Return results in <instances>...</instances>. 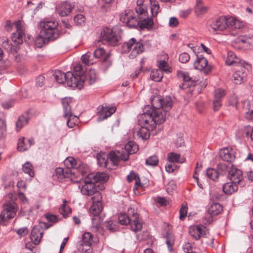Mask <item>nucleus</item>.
<instances>
[{
  "instance_id": "6ab92c4d",
  "label": "nucleus",
  "mask_w": 253,
  "mask_h": 253,
  "mask_svg": "<svg viewBox=\"0 0 253 253\" xmlns=\"http://www.w3.org/2000/svg\"><path fill=\"white\" fill-rule=\"evenodd\" d=\"M139 19L138 27L142 30L145 29H151L154 24L153 21L151 18H149L147 15V12L145 14L137 15Z\"/></svg>"
},
{
  "instance_id": "58836bf2",
  "label": "nucleus",
  "mask_w": 253,
  "mask_h": 253,
  "mask_svg": "<svg viewBox=\"0 0 253 253\" xmlns=\"http://www.w3.org/2000/svg\"><path fill=\"white\" fill-rule=\"evenodd\" d=\"M163 77V73L162 71L155 69L151 71L150 78L152 80L155 82H160Z\"/></svg>"
},
{
  "instance_id": "72a5a7b5",
  "label": "nucleus",
  "mask_w": 253,
  "mask_h": 253,
  "mask_svg": "<svg viewBox=\"0 0 253 253\" xmlns=\"http://www.w3.org/2000/svg\"><path fill=\"white\" fill-rule=\"evenodd\" d=\"M208 7L204 6L202 0H196L195 11L197 15L203 14L207 12Z\"/></svg>"
},
{
  "instance_id": "052dcab7",
  "label": "nucleus",
  "mask_w": 253,
  "mask_h": 253,
  "mask_svg": "<svg viewBox=\"0 0 253 253\" xmlns=\"http://www.w3.org/2000/svg\"><path fill=\"white\" fill-rule=\"evenodd\" d=\"M105 53V50L103 48H99L95 50L93 52L94 57L98 59Z\"/></svg>"
},
{
  "instance_id": "f03ea898",
  "label": "nucleus",
  "mask_w": 253,
  "mask_h": 253,
  "mask_svg": "<svg viewBox=\"0 0 253 253\" xmlns=\"http://www.w3.org/2000/svg\"><path fill=\"white\" fill-rule=\"evenodd\" d=\"M58 23L55 20H46L41 22L42 27L39 37L36 40V43H45L47 40H54L57 39L60 34L57 27Z\"/></svg>"
},
{
  "instance_id": "e2e57ef3",
  "label": "nucleus",
  "mask_w": 253,
  "mask_h": 253,
  "mask_svg": "<svg viewBox=\"0 0 253 253\" xmlns=\"http://www.w3.org/2000/svg\"><path fill=\"white\" fill-rule=\"evenodd\" d=\"M105 226L108 230L112 232L115 231L117 229L116 223L111 221L106 222Z\"/></svg>"
},
{
  "instance_id": "dca6fc26",
  "label": "nucleus",
  "mask_w": 253,
  "mask_h": 253,
  "mask_svg": "<svg viewBox=\"0 0 253 253\" xmlns=\"http://www.w3.org/2000/svg\"><path fill=\"white\" fill-rule=\"evenodd\" d=\"M208 60L202 55H197V59L194 63L195 69L203 70L205 74H209L212 69L210 65H208Z\"/></svg>"
},
{
  "instance_id": "2f4dec72",
  "label": "nucleus",
  "mask_w": 253,
  "mask_h": 253,
  "mask_svg": "<svg viewBox=\"0 0 253 253\" xmlns=\"http://www.w3.org/2000/svg\"><path fill=\"white\" fill-rule=\"evenodd\" d=\"M222 211V207L220 204L213 203L209 208L208 212L211 216H213L220 213Z\"/></svg>"
},
{
  "instance_id": "c03bdc74",
  "label": "nucleus",
  "mask_w": 253,
  "mask_h": 253,
  "mask_svg": "<svg viewBox=\"0 0 253 253\" xmlns=\"http://www.w3.org/2000/svg\"><path fill=\"white\" fill-rule=\"evenodd\" d=\"M144 0H137L136 2L137 6L135 7V11L137 15L139 14H145L147 10L145 9V6L143 4Z\"/></svg>"
},
{
  "instance_id": "c756f323",
  "label": "nucleus",
  "mask_w": 253,
  "mask_h": 253,
  "mask_svg": "<svg viewBox=\"0 0 253 253\" xmlns=\"http://www.w3.org/2000/svg\"><path fill=\"white\" fill-rule=\"evenodd\" d=\"M29 120V115L27 113L23 114L19 117L16 123V129L19 131L22 128L26 125Z\"/></svg>"
},
{
  "instance_id": "864d4df0",
  "label": "nucleus",
  "mask_w": 253,
  "mask_h": 253,
  "mask_svg": "<svg viewBox=\"0 0 253 253\" xmlns=\"http://www.w3.org/2000/svg\"><path fill=\"white\" fill-rule=\"evenodd\" d=\"M242 104L243 108L246 112L253 110V100H246L242 102Z\"/></svg>"
},
{
  "instance_id": "4c0bfd02",
  "label": "nucleus",
  "mask_w": 253,
  "mask_h": 253,
  "mask_svg": "<svg viewBox=\"0 0 253 253\" xmlns=\"http://www.w3.org/2000/svg\"><path fill=\"white\" fill-rule=\"evenodd\" d=\"M151 14L153 16H156L160 11V7L158 1L156 0H150Z\"/></svg>"
},
{
  "instance_id": "79ce46f5",
  "label": "nucleus",
  "mask_w": 253,
  "mask_h": 253,
  "mask_svg": "<svg viewBox=\"0 0 253 253\" xmlns=\"http://www.w3.org/2000/svg\"><path fill=\"white\" fill-rule=\"evenodd\" d=\"M66 201L64 200L63 204L59 208L60 213L62 214L64 217H66L68 216L69 214L71 213V209L66 205Z\"/></svg>"
},
{
  "instance_id": "a878e982",
  "label": "nucleus",
  "mask_w": 253,
  "mask_h": 253,
  "mask_svg": "<svg viewBox=\"0 0 253 253\" xmlns=\"http://www.w3.org/2000/svg\"><path fill=\"white\" fill-rule=\"evenodd\" d=\"M122 155V151H118L117 153L115 152H111L108 155L109 164L111 167L117 166L120 160H123L121 156Z\"/></svg>"
},
{
  "instance_id": "4be33fe9",
  "label": "nucleus",
  "mask_w": 253,
  "mask_h": 253,
  "mask_svg": "<svg viewBox=\"0 0 253 253\" xmlns=\"http://www.w3.org/2000/svg\"><path fill=\"white\" fill-rule=\"evenodd\" d=\"M225 63L227 65H234L236 67L241 64H245L246 62L237 57L233 51H229L227 53V57Z\"/></svg>"
},
{
  "instance_id": "bb28decb",
  "label": "nucleus",
  "mask_w": 253,
  "mask_h": 253,
  "mask_svg": "<svg viewBox=\"0 0 253 253\" xmlns=\"http://www.w3.org/2000/svg\"><path fill=\"white\" fill-rule=\"evenodd\" d=\"M83 76L85 77L84 80V85L86 84H92L96 81V74L94 69H90L86 73H84Z\"/></svg>"
},
{
  "instance_id": "423d86ee",
  "label": "nucleus",
  "mask_w": 253,
  "mask_h": 253,
  "mask_svg": "<svg viewBox=\"0 0 253 253\" xmlns=\"http://www.w3.org/2000/svg\"><path fill=\"white\" fill-rule=\"evenodd\" d=\"M120 20L130 28H137L138 27L139 19L138 16H136L133 12L127 9L120 14Z\"/></svg>"
},
{
  "instance_id": "8fccbe9b",
  "label": "nucleus",
  "mask_w": 253,
  "mask_h": 253,
  "mask_svg": "<svg viewBox=\"0 0 253 253\" xmlns=\"http://www.w3.org/2000/svg\"><path fill=\"white\" fill-rule=\"evenodd\" d=\"M159 163V159L156 155H153L148 157L145 161V164L150 167H155Z\"/></svg>"
},
{
  "instance_id": "aec40b11",
  "label": "nucleus",
  "mask_w": 253,
  "mask_h": 253,
  "mask_svg": "<svg viewBox=\"0 0 253 253\" xmlns=\"http://www.w3.org/2000/svg\"><path fill=\"white\" fill-rule=\"evenodd\" d=\"M99 116L98 118V121H101L111 116L116 111L115 107L108 108L103 105L98 107Z\"/></svg>"
},
{
  "instance_id": "ddd939ff",
  "label": "nucleus",
  "mask_w": 253,
  "mask_h": 253,
  "mask_svg": "<svg viewBox=\"0 0 253 253\" xmlns=\"http://www.w3.org/2000/svg\"><path fill=\"white\" fill-rule=\"evenodd\" d=\"M247 63L236 66L235 72L233 75V82L236 84H241L246 78L247 76L246 66Z\"/></svg>"
},
{
  "instance_id": "338daca9",
  "label": "nucleus",
  "mask_w": 253,
  "mask_h": 253,
  "mask_svg": "<svg viewBox=\"0 0 253 253\" xmlns=\"http://www.w3.org/2000/svg\"><path fill=\"white\" fill-rule=\"evenodd\" d=\"M179 213L180 219L183 220L187 215V207L186 206H182L180 210Z\"/></svg>"
},
{
  "instance_id": "0eeeda50",
  "label": "nucleus",
  "mask_w": 253,
  "mask_h": 253,
  "mask_svg": "<svg viewBox=\"0 0 253 253\" xmlns=\"http://www.w3.org/2000/svg\"><path fill=\"white\" fill-rule=\"evenodd\" d=\"M101 38L111 46H115L121 39L119 33L107 27L104 28L101 32Z\"/></svg>"
},
{
  "instance_id": "6e6552de",
  "label": "nucleus",
  "mask_w": 253,
  "mask_h": 253,
  "mask_svg": "<svg viewBox=\"0 0 253 253\" xmlns=\"http://www.w3.org/2000/svg\"><path fill=\"white\" fill-rule=\"evenodd\" d=\"M84 184L79 186L81 192L86 196H96L97 193H100L95 183L88 176L83 181Z\"/></svg>"
},
{
  "instance_id": "cd10ccee",
  "label": "nucleus",
  "mask_w": 253,
  "mask_h": 253,
  "mask_svg": "<svg viewBox=\"0 0 253 253\" xmlns=\"http://www.w3.org/2000/svg\"><path fill=\"white\" fill-rule=\"evenodd\" d=\"M239 186V185L238 184L231 181L227 182L223 185L222 190L225 194L231 195L237 192Z\"/></svg>"
},
{
  "instance_id": "7ed1b4c3",
  "label": "nucleus",
  "mask_w": 253,
  "mask_h": 253,
  "mask_svg": "<svg viewBox=\"0 0 253 253\" xmlns=\"http://www.w3.org/2000/svg\"><path fill=\"white\" fill-rule=\"evenodd\" d=\"M119 221L122 225L129 224L131 229L134 232L140 231L142 227L139 215L133 208L130 207L127 210V213H120Z\"/></svg>"
},
{
  "instance_id": "f3484780",
  "label": "nucleus",
  "mask_w": 253,
  "mask_h": 253,
  "mask_svg": "<svg viewBox=\"0 0 253 253\" xmlns=\"http://www.w3.org/2000/svg\"><path fill=\"white\" fill-rule=\"evenodd\" d=\"M138 150V145L133 141H129L125 146V149H122V155L121 156L124 161L128 160L129 155L134 154Z\"/></svg>"
},
{
  "instance_id": "f8f14e48",
  "label": "nucleus",
  "mask_w": 253,
  "mask_h": 253,
  "mask_svg": "<svg viewBox=\"0 0 253 253\" xmlns=\"http://www.w3.org/2000/svg\"><path fill=\"white\" fill-rule=\"evenodd\" d=\"M16 211V204L13 201H7L3 205L2 216L7 220L14 217Z\"/></svg>"
},
{
  "instance_id": "680f3d73",
  "label": "nucleus",
  "mask_w": 253,
  "mask_h": 253,
  "mask_svg": "<svg viewBox=\"0 0 253 253\" xmlns=\"http://www.w3.org/2000/svg\"><path fill=\"white\" fill-rule=\"evenodd\" d=\"M178 76L182 78L184 82H189L191 80V78L189 76V74L187 72L178 71Z\"/></svg>"
},
{
  "instance_id": "603ef678",
  "label": "nucleus",
  "mask_w": 253,
  "mask_h": 253,
  "mask_svg": "<svg viewBox=\"0 0 253 253\" xmlns=\"http://www.w3.org/2000/svg\"><path fill=\"white\" fill-rule=\"evenodd\" d=\"M17 188L19 191V195L21 197V199H23L26 200L22 191H25L26 189V185L23 181H19L17 184Z\"/></svg>"
},
{
  "instance_id": "f257e3e1",
  "label": "nucleus",
  "mask_w": 253,
  "mask_h": 253,
  "mask_svg": "<svg viewBox=\"0 0 253 253\" xmlns=\"http://www.w3.org/2000/svg\"><path fill=\"white\" fill-rule=\"evenodd\" d=\"M172 101L171 97L167 96L161 98L159 96L151 99V106L146 105L143 113L138 117L140 125L133 131V136L142 140H147L150 137V131L154 130L157 125L163 123L168 112L171 108Z\"/></svg>"
},
{
  "instance_id": "b1692460",
  "label": "nucleus",
  "mask_w": 253,
  "mask_h": 253,
  "mask_svg": "<svg viewBox=\"0 0 253 253\" xmlns=\"http://www.w3.org/2000/svg\"><path fill=\"white\" fill-rule=\"evenodd\" d=\"M43 231L42 228L38 226H34L31 231L30 238L35 245L39 244L42 237Z\"/></svg>"
},
{
  "instance_id": "13d9d810",
  "label": "nucleus",
  "mask_w": 253,
  "mask_h": 253,
  "mask_svg": "<svg viewBox=\"0 0 253 253\" xmlns=\"http://www.w3.org/2000/svg\"><path fill=\"white\" fill-rule=\"evenodd\" d=\"M190 59V56L187 53L183 52L181 53L179 56V60L182 63L187 62Z\"/></svg>"
},
{
  "instance_id": "4468645a",
  "label": "nucleus",
  "mask_w": 253,
  "mask_h": 253,
  "mask_svg": "<svg viewBox=\"0 0 253 253\" xmlns=\"http://www.w3.org/2000/svg\"><path fill=\"white\" fill-rule=\"evenodd\" d=\"M232 21L229 18H227L225 16H221L215 21H214L211 25L212 32L215 33L217 31H221L228 28L229 23Z\"/></svg>"
},
{
  "instance_id": "a211bd4d",
  "label": "nucleus",
  "mask_w": 253,
  "mask_h": 253,
  "mask_svg": "<svg viewBox=\"0 0 253 253\" xmlns=\"http://www.w3.org/2000/svg\"><path fill=\"white\" fill-rule=\"evenodd\" d=\"M73 4L67 1H62L56 7L57 13L61 16H68L72 11Z\"/></svg>"
},
{
  "instance_id": "39448f33",
  "label": "nucleus",
  "mask_w": 253,
  "mask_h": 253,
  "mask_svg": "<svg viewBox=\"0 0 253 253\" xmlns=\"http://www.w3.org/2000/svg\"><path fill=\"white\" fill-rule=\"evenodd\" d=\"M123 48L125 51H129L132 49L129 55L130 58H134L138 54L141 53L144 50V47L141 41L137 42L135 39L133 38L125 43Z\"/></svg>"
},
{
  "instance_id": "f704fd0d",
  "label": "nucleus",
  "mask_w": 253,
  "mask_h": 253,
  "mask_svg": "<svg viewBox=\"0 0 253 253\" xmlns=\"http://www.w3.org/2000/svg\"><path fill=\"white\" fill-rule=\"evenodd\" d=\"M23 171L28 174L31 177H33L35 175L34 167L32 164L29 162H26L22 166Z\"/></svg>"
},
{
  "instance_id": "c9c22d12",
  "label": "nucleus",
  "mask_w": 253,
  "mask_h": 253,
  "mask_svg": "<svg viewBox=\"0 0 253 253\" xmlns=\"http://www.w3.org/2000/svg\"><path fill=\"white\" fill-rule=\"evenodd\" d=\"M167 159L169 163H182L184 162V160H181L180 159V156L179 154L174 152L169 153L168 154Z\"/></svg>"
},
{
  "instance_id": "412c9836",
  "label": "nucleus",
  "mask_w": 253,
  "mask_h": 253,
  "mask_svg": "<svg viewBox=\"0 0 253 253\" xmlns=\"http://www.w3.org/2000/svg\"><path fill=\"white\" fill-rule=\"evenodd\" d=\"M15 26L16 29V33L13 34L12 39L14 42L20 43L22 42V37L24 34V27L23 23L20 21L16 22Z\"/></svg>"
},
{
  "instance_id": "3c124183",
  "label": "nucleus",
  "mask_w": 253,
  "mask_h": 253,
  "mask_svg": "<svg viewBox=\"0 0 253 253\" xmlns=\"http://www.w3.org/2000/svg\"><path fill=\"white\" fill-rule=\"evenodd\" d=\"M93 241V237L90 232H85L82 236V241L81 243L84 244H92Z\"/></svg>"
},
{
  "instance_id": "c85d7f7f",
  "label": "nucleus",
  "mask_w": 253,
  "mask_h": 253,
  "mask_svg": "<svg viewBox=\"0 0 253 253\" xmlns=\"http://www.w3.org/2000/svg\"><path fill=\"white\" fill-rule=\"evenodd\" d=\"M88 177L95 183L98 182H104L108 179V176L105 173L97 172L95 174H91Z\"/></svg>"
},
{
  "instance_id": "a18cd8bd",
  "label": "nucleus",
  "mask_w": 253,
  "mask_h": 253,
  "mask_svg": "<svg viewBox=\"0 0 253 253\" xmlns=\"http://www.w3.org/2000/svg\"><path fill=\"white\" fill-rule=\"evenodd\" d=\"M67 119V125L70 128H73L78 121V118L76 116H73L72 114L68 116H64Z\"/></svg>"
},
{
  "instance_id": "393cba45",
  "label": "nucleus",
  "mask_w": 253,
  "mask_h": 253,
  "mask_svg": "<svg viewBox=\"0 0 253 253\" xmlns=\"http://www.w3.org/2000/svg\"><path fill=\"white\" fill-rule=\"evenodd\" d=\"M229 19L232 20V21H230L229 23L228 27V28H230V31H231V34L233 36H236L239 34L240 31H236V30H240L242 28L243 24L233 17H229Z\"/></svg>"
},
{
  "instance_id": "6e6d98bb",
  "label": "nucleus",
  "mask_w": 253,
  "mask_h": 253,
  "mask_svg": "<svg viewBox=\"0 0 253 253\" xmlns=\"http://www.w3.org/2000/svg\"><path fill=\"white\" fill-rule=\"evenodd\" d=\"M225 96V91L224 90L218 88L215 90L214 99L222 100V98Z\"/></svg>"
},
{
  "instance_id": "5701e85b",
  "label": "nucleus",
  "mask_w": 253,
  "mask_h": 253,
  "mask_svg": "<svg viewBox=\"0 0 253 253\" xmlns=\"http://www.w3.org/2000/svg\"><path fill=\"white\" fill-rule=\"evenodd\" d=\"M220 157L224 161L231 163L235 159L234 151L230 148H223L219 151Z\"/></svg>"
},
{
  "instance_id": "bf43d9fd",
  "label": "nucleus",
  "mask_w": 253,
  "mask_h": 253,
  "mask_svg": "<svg viewBox=\"0 0 253 253\" xmlns=\"http://www.w3.org/2000/svg\"><path fill=\"white\" fill-rule=\"evenodd\" d=\"M165 169L168 172L171 173L176 169V166L174 163L169 162L166 164Z\"/></svg>"
},
{
  "instance_id": "774afa93",
  "label": "nucleus",
  "mask_w": 253,
  "mask_h": 253,
  "mask_svg": "<svg viewBox=\"0 0 253 253\" xmlns=\"http://www.w3.org/2000/svg\"><path fill=\"white\" fill-rule=\"evenodd\" d=\"M178 24V19L175 17L169 18V25L170 27H175Z\"/></svg>"
},
{
  "instance_id": "1a4fd4ad",
  "label": "nucleus",
  "mask_w": 253,
  "mask_h": 253,
  "mask_svg": "<svg viewBox=\"0 0 253 253\" xmlns=\"http://www.w3.org/2000/svg\"><path fill=\"white\" fill-rule=\"evenodd\" d=\"M53 76L56 82L59 84H63L66 81L68 85L70 87H73V86L77 85L74 84L75 83L72 82L75 81V78L73 77L72 72H67L65 74L60 70H55Z\"/></svg>"
},
{
  "instance_id": "ea45409f",
  "label": "nucleus",
  "mask_w": 253,
  "mask_h": 253,
  "mask_svg": "<svg viewBox=\"0 0 253 253\" xmlns=\"http://www.w3.org/2000/svg\"><path fill=\"white\" fill-rule=\"evenodd\" d=\"M166 239V244L168 247L169 251H171L172 250V246L174 244V237L173 235L171 233L167 232L165 236Z\"/></svg>"
},
{
  "instance_id": "49530a36",
  "label": "nucleus",
  "mask_w": 253,
  "mask_h": 253,
  "mask_svg": "<svg viewBox=\"0 0 253 253\" xmlns=\"http://www.w3.org/2000/svg\"><path fill=\"white\" fill-rule=\"evenodd\" d=\"M158 66L159 68L160 71L165 72L166 73H169L171 72V69L170 68L166 61L164 60H160L158 61Z\"/></svg>"
},
{
  "instance_id": "e433bc0d",
  "label": "nucleus",
  "mask_w": 253,
  "mask_h": 253,
  "mask_svg": "<svg viewBox=\"0 0 253 253\" xmlns=\"http://www.w3.org/2000/svg\"><path fill=\"white\" fill-rule=\"evenodd\" d=\"M64 163L65 165L67 167L66 171L67 174H68L69 172L71 173L72 171L70 169L75 168L76 165V160L73 157H69L65 160Z\"/></svg>"
},
{
  "instance_id": "69168bd1",
  "label": "nucleus",
  "mask_w": 253,
  "mask_h": 253,
  "mask_svg": "<svg viewBox=\"0 0 253 253\" xmlns=\"http://www.w3.org/2000/svg\"><path fill=\"white\" fill-rule=\"evenodd\" d=\"M182 248L185 253H190L191 251H192L193 245L189 242L185 243L183 245Z\"/></svg>"
},
{
  "instance_id": "9b49d317",
  "label": "nucleus",
  "mask_w": 253,
  "mask_h": 253,
  "mask_svg": "<svg viewBox=\"0 0 253 253\" xmlns=\"http://www.w3.org/2000/svg\"><path fill=\"white\" fill-rule=\"evenodd\" d=\"M73 77H75V81L72 82L75 83V86H73V88H78L79 89H82L84 86V80L85 79V76H83L84 74V72L82 66L80 64H78L74 66L73 72H72Z\"/></svg>"
},
{
  "instance_id": "7c9ffc66",
  "label": "nucleus",
  "mask_w": 253,
  "mask_h": 253,
  "mask_svg": "<svg viewBox=\"0 0 253 253\" xmlns=\"http://www.w3.org/2000/svg\"><path fill=\"white\" fill-rule=\"evenodd\" d=\"M98 164L101 167L106 168L109 169H112L113 168L109 164L108 155L105 154H98L97 156Z\"/></svg>"
},
{
  "instance_id": "37998d69",
  "label": "nucleus",
  "mask_w": 253,
  "mask_h": 253,
  "mask_svg": "<svg viewBox=\"0 0 253 253\" xmlns=\"http://www.w3.org/2000/svg\"><path fill=\"white\" fill-rule=\"evenodd\" d=\"M207 177L213 181H216L219 178V174L217 170L213 168H209L207 170Z\"/></svg>"
},
{
  "instance_id": "473e14b6",
  "label": "nucleus",
  "mask_w": 253,
  "mask_h": 253,
  "mask_svg": "<svg viewBox=\"0 0 253 253\" xmlns=\"http://www.w3.org/2000/svg\"><path fill=\"white\" fill-rule=\"evenodd\" d=\"M93 54L90 52H87L82 56V60L83 62L87 65H91L93 64L95 61L94 60Z\"/></svg>"
},
{
  "instance_id": "2eb2a0df",
  "label": "nucleus",
  "mask_w": 253,
  "mask_h": 253,
  "mask_svg": "<svg viewBox=\"0 0 253 253\" xmlns=\"http://www.w3.org/2000/svg\"><path fill=\"white\" fill-rule=\"evenodd\" d=\"M228 176L231 181L234 182L240 187L245 185L242 171L236 168L232 167L229 171Z\"/></svg>"
},
{
  "instance_id": "09e8293b",
  "label": "nucleus",
  "mask_w": 253,
  "mask_h": 253,
  "mask_svg": "<svg viewBox=\"0 0 253 253\" xmlns=\"http://www.w3.org/2000/svg\"><path fill=\"white\" fill-rule=\"evenodd\" d=\"M78 250L83 253H91L92 251L91 244H84V243H81L79 246Z\"/></svg>"
},
{
  "instance_id": "4d7b16f0",
  "label": "nucleus",
  "mask_w": 253,
  "mask_h": 253,
  "mask_svg": "<svg viewBox=\"0 0 253 253\" xmlns=\"http://www.w3.org/2000/svg\"><path fill=\"white\" fill-rule=\"evenodd\" d=\"M6 130V125L4 120L0 119V139L3 136Z\"/></svg>"
},
{
  "instance_id": "20e7f679",
  "label": "nucleus",
  "mask_w": 253,
  "mask_h": 253,
  "mask_svg": "<svg viewBox=\"0 0 253 253\" xmlns=\"http://www.w3.org/2000/svg\"><path fill=\"white\" fill-rule=\"evenodd\" d=\"M101 199L102 196L100 193H97L96 196H93L91 198L92 205L90 208L89 212L95 216L91 219L92 220V226L96 228H98L100 226V223L98 222L94 223V221L98 220L99 218L98 215L103 210L102 203L101 202Z\"/></svg>"
},
{
  "instance_id": "a19ab883",
  "label": "nucleus",
  "mask_w": 253,
  "mask_h": 253,
  "mask_svg": "<svg viewBox=\"0 0 253 253\" xmlns=\"http://www.w3.org/2000/svg\"><path fill=\"white\" fill-rule=\"evenodd\" d=\"M70 99L67 98L62 99V102L64 111V116H68L72 114L71 108L70 106Z\"/></svg>"
},
{
  "instance_id": "5fc2aeb1",
  "label": "nucleus",
  "mask_w": 253,
  "mask_h": 253,
  "mask_svg": "<svg viewBox=\"0 0 253 253\" xmlns=\"http://www.w3.org/2000/svg\"><path fill=\"white\" fill-rule=\"evenodd\" d=\"M74 20L76 25L81 26L84 23L85 17L82 14H77L74 17Z\"/></svg>"
},
{
  "instance_id": "0e129e2a",
  "label": "nucleus",
  "mask_w": 253,
  "mask_h": 253,
  "mask_svg": "<svg viewBox=\"0 0 253 253\" xmlns=\"http://www.w3.org/2000/svg\"><path fill=\"white\" fill-rule=\"evenodd\" d=\"M56 175L58 178L62 180L65 177L64 170L61 168H57L55 170Z\"/></svg>"
},
{
  "instance_id": "de8ad7c7",
  "label": "nucleus",
  "mask_w": 253,
  "mask_h": 253,
  "mask_svg": "<svg viewBox=\"0 0 253 253\" xmlns=\"http://www.w3.org/2000/svg\"><path fill=\"white\" fill-rule=\"evenodd\" d=\"M29 149L27 143L25 141V137L19 138L17 143V150L20 152H24Z\"/></svg>"
},
{
  "instance_id": "9d476101",
  "label": "nucleus",
  "mask_w": 253,
  "mask_h": 253,
  "mask_svg": "<svg viewBox=\"0 0 253 253\" xmlns=\"http://www.w3.org/2000/svg\"><path fill=\"white\" fill-rule=\"evenodd\" d=\"M189 234L193 239L198 240L201 237H206L209 234V230L202 224L192 225L189 227Z\"/></svg>"
}]
</instances>
